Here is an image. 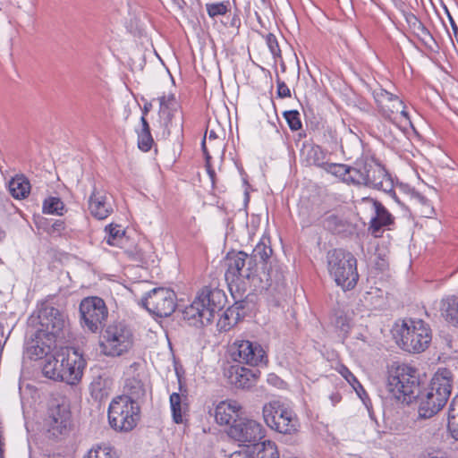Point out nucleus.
I'll use <instances>...</instances> for the list:
<instances>
[{"instance_id":"obj_1","label":"nucleus","mask_w":458,"mask_h":458,"mask_svg":"<svg viewBox=\"0 0 458 458\" xmlns=\"http://www.w3.org/2000/svg\"><path fill=\"white\" fill-rule=\"evenodd\" d=\"M453 387V374L448 369H438L428 387L420 390L417 396L418 414L420 419H429L446 404Z\"/></svg>"},{"instance_id":"obj_2","label":"nucleus","mask_w":458,"mask_h":458,"mask_svg":"<svg viewBox=\"0 0 458 458\" xmlns=\"http://www.w3.org/2000/svg\"><path fill=\"white\" fill-rule=\"evenodd\" d=\"M327 269L344 291L352 290L359 281L357 259L349 251L335 249L327 253Z\"/></svg>"},{"instance_id":"obj_3","label":"nucleus","mask_w":458,"mask_h":458,"mask_svg":"<svg viewBox=\"0 0 458 458\" xmlns=\"http://www.w3.org/2000/svg\"><path fill=\"white\" fill-rule=\"evenodd\" d=\"M392 396L402 403L410 404L420 394V381L416 369L405 364L392 369L387 379Z\"/></svg>"},{"instance_id":"obj_4","label":"nucleus","mask_w":458,"mask_h":458,"mask_svg":"<svg viewBox=\"0 0 458 458\" xmlns=\"http://www.w3.org/2000/svg\"><path fill=\"white\" fill-rule=\"evenodd\" d=\"M352 184L364 185L395 194L386 169L373 160L357 162L352 166Z\"/></svg>"},{"instance_id":"obj_5","label":"nucleus","mask_w":458,"mask_h":458,"mask_svg":"<svg viewBox=\"0 0 458 458\" xmlns=\"http://www.w3.org/2000/svg\"><path fill=\"white\" fill-rule=\"evenodd\" d=\"M140 406L125 395L116 396L108 407V421L116 431L132 430L140 420Z\"/></svg>"},{"instance_id":"obj_6","label":"nucleus","mask_w":458,"mask_h":458,"mask_svg":"<svg viewBox=\"0 0 458 458\" xmlns=\"http://www.w3.org/2000/svg\"><path fill=\"white\" fill-rule=\"evenodd\" d=\"M402 348L409 352H424L432 340L429 325L419 318H409L403 322L398 331Z\"/></svg>"},{"instance_id":"obj_7","label":"nucleus","mask_w":458,"mask_h":458,"mask_svg":"<svg viewBox=\"0 0 458 458\" xmlns=\"http://www.w3.org/2000/svg\"><path fill=\"white\" fill-rule=\"evenodd\" d=\"M133 344L131 330L122 322L108 325L102 333L100 349L106 356L118 357L129 352Z\"/></svg>"},{"instance_id":"obj_8","label":"nucleus","mask_w":458,"mask_h":458,"mask_svg":"<svg viewBox=\"0 0 458 458\" xmlns=\"http://www.w3.org/2000/svg\"><path fill=\"white\" fill-rule=\"evenodd\" d=\"M38 325L39 335H47L49 340L62 339L68 330L67 316L57 308L43 303L38 310Z\"/></svg>"},{"instance_id":"obj_9","label":"nucleus","mask_w":458,"mask_h":458,"mask_svg":"<svg viewBox=\"0 0 458 458\" xmlns=\"http://www.w3.org/2000/svg\"><path fill=\"white\" fill-rule=\"evenodd\" d=\"M263 418L271 429L281 434L292 435L298 431L299 422L296 415L278 401L266 403L262 410Z\"/></svg>"},{"instance_id":"obj_10","label":"nucleus","mask_w":458,"mask_h":458,"mask_svg":"<svg viewBox=\"0 0 458 458\" xmlns=\"http://www.w3.org/2000/svg\"><path fill=\"white\" fill-rule=\"evenodd\" d=\"M159 123L163 128V136L168 137L172 132L182 131L183 118L180 112V105L174 94L158 98Z\"/></svg>"},{"instance_id":"obj_11","label":"nucleus","mask_w":458,"mask_h":458,"mask_svg":"<svg viewBox=\"0 0 458 458\" xmlns=\"http://www.w3.org/2000/svg\"><path fill=\"white\" fill-rule=\"evenodd\" d=\"M80 313L83 327L92 333L99 331L108 317V310L103 299L91 296L80 303Z\"/></svg>"},{"instance_id":"obj_12","label":"nucleus","mask_w":458,"mask_h":458,"mask_svg":"<svg viewBox=\"0 0 458 458\" xmlns=\"http://www.w3.org/2000/svg\"><path fill=\"white\" fill-rule=\"evenodd\" d=\"M227 269L225 277L228 284L243 279H250L257 272V263L252 257L243 251L229 252L226 256Z\"/></svg>"},{"instance_id":"obj_13","label":"nucleus","mask_w":458,"mask_h":458,"mask_svg":"<svg viewBox=\"0 0 458 458\" xmlns=\"http://www.w3.org/2000/svg\"><path fill=\"white\" fill-rule=\"evenodd\" d=\"M175 293L168 288H155L142 299L144 308L157 317H169L176 308Z\"/></svg>"},{"instance_id":"obj_14","label":"nucleus","mask_w":458,"mask_h":458,"mask_svg":"<svg viewBox=\"0 0 458 458\" xmlns=\"http://www.w3.org/2000/svg\"><path fill=\"white\" fill-rule=\"evenodd\" d=\"M373 97L377 103V110L384 119L397 124L399 116L403 118L407 123H411L409 114L405 111V106L397 96L380 88L373 91Z\"/></svg>"},{"instance_id":"obj_15","label":"nucleus","mask_w":458,"mask_h":458,"mask_svg":"<svg viewBox=\"0 0 458 458\" xmlns=\"http://www.w3.org/2000/svg\"><path fill=\"white\" fill-rule=\"evenodd\" d=\"M47 422L49 432L55 436L66 435L72 425L71 411L68 402L64 399H54L48 408Z\"/></svg>"},{"instance_id":"obj_16","label":"nucleus","mask_w":458,"mask_h":458,"mask_svg":"<svg viewBox=\"0 0 458 458\" xmlns=\"http://www.w3.org/2000/svg\"><path fill=\"white\" fill-rule=\"evenodd\" d=\"M227 434L241 444H255L265 437V429L254 420L239 418L230 426Z\"/></svg>"},{"instance_id":"obj_17","label":"nucleus","mask_w":458,"mask_h":458,"mask_svg":"<svg viewBox=\"0 0 458 458\" xmlns=\"http://www.w3.org/2000/svg\"><path fill=\"white\" fill-rule=\"evenodd\" d=\"M61 356L64 365V367H62L61 381L69 385H75L82 377L86 361L74 349H62Z\"/></svg>"},{"instance_id":"obj_18","label":"nucleus","mask_w":458,"mask_h":458,"mask_svg":"<svg viewBox=\"0 0 458 458\" xmlns=\"http://www.w3.org/2000/svg\"><path fill=\"white\" fill-rule=\"evenodd\" d=\"M273 253L272 248L267 244L266 240L262 239L254 248L252 255L250 257L256 261V259H259L264 262V269L267 270V282L269 287L279 286L284 283V275L277 268H274L270 262V258Z\"/></svg>"},{"instance_id":"obj_19","label":"nucleus","mask_w":458,"mask_h":458,"mask_svg":"<svg viewBox=\"0 0 458 458\" xmlns=\"http://www.w3.org/2000/svg\"><path fill=\"white\" fill-rule=\"evenodd\" d=\"M206 308L202 316L207 321H213L216 313H219L226 303V295L223 290L217 287H204L199 293Z\"/></svg>"},{"instance_id":"obj_20","label":"nucleus","mask_w":458,"mask_h":458,"mask_svg":"<svg viewBox=\"0 0 458 458\" xmlns=\"http://www.w3.org/2000/svg\"><path fill=\"white\" fill-rule=\"evenodd\" d=\"M360 209H370L374 216L370 219V229L373 233L378 232L382 227L390 225L394 223V216L389 211L377 200L365 197L357 200Z\"/></svg>"},{"instance_id":"obj_21","label":"nucleus","mask_w":458,"mask_h":458,"mask_svg":"<svg viewBox=\"0 0 458 458\" xmlns=\"http://www.w3.org/2000/svg\"><path fill=\"white\" fill-rule=\"evenodd\" d=\"M89 210L97 219H106L114 211L112 197L105 191L94 187L89 199Z\"/></svg>"},{"instance_id":"obj_22","label":"nucleus","mask_w":458,"mask_h":458,"mask_svg":"<svg viewBox=\"0 0 458 458\" xmlns=\"http://www.w3.org/2000/svg\"><path fill=\"white\" fill-rule=\"evenodd\" d=\"M225 375L231 385L242 389L251 387L257 377V373L254 370L240 364L230 366Z\"/></svg>"},{"instance_id":"obj_23","label":"nucleus","mask_w":458,"mask_h":458,"mask_svg":"<svg viewBox=\"0 0 458 458\" xmlns=\"http://www.w3.org/2000/svg\"><path fill=\"white\" fill-rule=\"evenodd\" d=\"M55 340H49L47 335H39L38 330L35 333V338L28 341L26 344V354L30 360H39L47 357L52 351Z\"/></svg>"},{"instance_id":"obj_24","label":"nucleus","mask_w":458,"mask_h":458,"mask_svg":"<svg viewBox=\"0 0 458 458\" xmlns=\"http://www.w3.org/2000/svg\"><path fill=\"white\" fill-rule=\"evenodd\" d=\"M241 405L236 401L219 403L215 410V419L219 425H232L240 418Z\"/></svg>"},{"instance_id":"obj_25","label":"nucleus","mask_w":458,"mask_h":458,"mask_svg":"<svg viewBox=\"0 0 458 458\" xmlns=\"http://www.w3.org/2000/svg\"><path fill=\"white\" fill-rule=\"evenodd\" d=\"M301 156L302 161L309 166L314 165L323 169L327 163V153L318 145L304 146Z\"/></svg>"},{"instance_id":"obj_26","label":"nucleus","mask_w":458,"mask_h":458,"mask_svg":"<svg viewBox=\"0 0 458 458\" xmlns=\"http://www.w3.org/2000/svg\"><path fill=\"white\" fill-rule=\"evenodd\" d=\"M405 21L412 33L428 47L432 48L436 41L429 30L413 13H406Z\"/></svg>"},{"instance_id":"obj_27","label":"nucleus","mask_w":458,"mask_h":458,"mask_svg":"<svg viewBox=\"0 0 458 458\" xmlns=\"http://www.w3.org/2000/svg\"><path fill=\"white\" fill-rule=\"evenodd\" d=\"M322 224L327 230L336 234L347 235L354 231L352 223L335 214H327Z\"/></svg>"},{"instance_id":"obj_28","label":"nucleus","mask_w":458,"mask_h":458,"mask_svg":"<svg viewBox=\"0 0 458 458\" xmlns=\"http://www.w3.org/2000/svg\"><path fill=\"white\" fill-rule=\"evenodd\" d=\"M440 312L445 320L458 327V296L450 295L440 301Z\"/></svg>"},{"instance_id":"obj_29","label":"nucleus","mask_w":458,"mask_h":458,"mask_svg":"<svg viewBox=\"0 0 458 458\" xmlns=\"http://www.w3.org/2000/svg\"><path fill=\"white\" fill-rule=\"evenodd\" d=\"M247 344V339L237 338L228 346L229 357L240 365H250V358L252 356L248 355Z\"/></svg>"},{"instance_id":"obj_30","label":"nucleus","mask_w":458,"mask_h":458,"mask_svg":"<svg viewBox=\"0 0 458 458\" xmlns=\"http://www.w3.org/2000/svg\"><path fill=\"white\" fill-rule=\"evenodd\" d=\"M204 310H206V308L203 304V301H201L198 295L193 302L185 308L183 317L185 319L192 321L194 325L199 323L201 326H207L212 323V321H207L204 316H202Z\"/></svg>"},{"instance_id":"obj_31","label":"nucleus","mask_w":458,"mask_h":458,"mask_svg":"<svg viewBox=\"0 0 458 458\" xmlns=\"http://www.w3.org/2000/svg\"><path fill=\"white\" fill-rule=\"evenodd\" d=\"M62 367H64V365L60 351L56 354L47 358L42 371L47 377L55 381H61Z\"/></svg>"},{"instance_id":"obj_32","label":"nucleus","mask_w":458,"mask_h":458,"mask_svg":"<svg viewBox=\"0 0 458 458\" xmlns=\"http://www.w3.org/2000/svg\"><path fill=\"white\" fill-rule=\"evenodd\" d=\"M8 188L13 198L21 199L26 198L30 193V183L23 174H19L12 178L9 182Z\"/></svg>"},{"instance_id":"obj_33","label":"nucleus","mask_w":458,"mask_h":458,"mask_svg":"<svg viewBox=\"0 0 458 458\" xmlns=\"http://www.w3.org/2000/svg\"><path fill=\"white\" fill-rule=\"evenodd\" d=\"M247 348L248 355L252 356L250 358V366H267L268 357L267 352L259 343L248 340Z\"/></svg>"},{"instance_id":"obj_34","label":"nucleus","mask_w":458,"mask_h":458,"mask_svg":"<svg viewBox=\"0 0 458 458\" xmlns=\"http://www.w3.org/2000/svg\"><path fill=\"white\" fill-rule=\"evenodd\" d=\"M253 458H279L276 445L270 441L257 442L253 445Z\"/></svg>"},{"instance_id":"obj_35","label":"nucleus","mask_w":458,"mask_h":458,"mask_svg":"<svg viewBox=\"0 0 458 458\" xmlns=\"http://www.w3.org/2000/svg\"><path fill=\"white\" fill-rule=\"evenodd\" d=\"M323 170L342 179L344 182L352 183V166L327 162Z\"/></svg>"},{"instance_id":"obj_36","label":"nucleus","mask_w":458,"mask_h":458,"mask_svg":"<svg viewBox=\"0 0 458 458\" xmlns=\"http://www.w3.org/2000/svg\"><path fill=\"white\" fill-rule=\"evenodd\" d=\"M186 396H182L178 393H173L170 395V405L174 421L177 424L183 422V414L186 411L187 404L183 402Z\"/></svg>"},{"instance_id":"obj_37","label":"nucleus","mask_w":458,"mask_h":458,"mask_svg":"<svg viewBox=\"0 0 458 458\" xmlns=\"http://www.w3.org/2000/svg\"><path fill=\"white\" fill-rule=\"evenodd\" d=\"M140 122L142 128L141 131L138 132V147L142 151L147 152L151 148L154 140L146 117L141 116Z\"/></svg>"},{"instance_id":"obj_38","label":"nucleus","mask_w":458,"mask_h":458,"mask_svg":"<svg viewBox=\"0 0 458 458\" xmlns=\"http://www.w3.org/2000/svg\"><path fill=\"white\" fill-rule=\"evenodd\" d=\"M125 389L127 391V394L124 395L126 397H130L131 401L135 402H137L138 399L143 397L146 393L144 384L141 380L136 377L127 379Z\"/></svg>"},{"instance_id":"obj_39","label":"nucleus","mask_w":458,"mask_h":458,"mask_svg":"<svg viewBox=\"0 0 458 458\" xmlns=\"http://www.w3.org/2000/svg\"><path fill=\"white\" fill-rule=\"evenodd\" d=\"M106 232L107 233V235L105 240L108 245L118 246L121 244L124 236V231L120 225H114L111 224L106 227Z\"/></svg>"},{"instance_id":"obj_40","label":"nucleus","mask_w":458,"mask_h":458,"mask_svg":"<svg viewBox=\"0 0 458 458\" xmlns=\"http://www.w3.org/2000/svg\"><path fill=\"white\" fill-rule=\"evenodd\" d=\"M84 458H119V456L114 447L102 445L92 448Z\"/></svg>"},{"instance_id":"obj_41","label":"nucleus","mask_w":458,"mask_h":458,"mask_svg":"<svg viewBox=\"0 0 458 458\" xmlns=\"http://www.w3.org/2000/svg\"><path fill=\"white\" fill-rule=\"evenodd\" d=\"M64 209V202L55 197L45 199L43 203V213L62 216Z\"/></svg>"},{"instance_id":"obj_42","label":"nucleus","mask_w":458,"mask_h":458,"mask_svg":"<svg viewBox=\"0 0 458 458\" xmlns=\"http://www.w3.org/2000/svg\"><path fill=\"white\" fill-rule=\"evenodd\" d=\"M411 198L414 204L420 206V213L422 216L431 217L434 215V208L430 207L428 199L425 198L423 195H421L419 192L413 191L411 194Z\"/></svg>"},{"instance_id":"obj_43","label":"nucleus","mask_w":458,"mask_h":458,"mask_svg":"<svg viewBox=\"0 0 458 458\" xmlns=\"http://www.w3.org/2000/svg\"><path fill=\"white\" fill-rule=\"evenodd\" d=\"M111 381L106 378L98 377L92 385V394L95 398L102 399L109 394Z\"/></svg>"},{"instance_id":"obj_44","label":"nucleus","mask_w":458,"mask_h":458,"mask_svg":"<svg viewBox=\"0 0 458 458\" xmlns=\"http://www.w3.org/2000/svg\"><path fill=\"white\" fill-rule=\"evenodd\" d=\"M234 309H227L223 315L220 316L217 327L220 330L228 331L233 325H235Z\"/></svg>"},{"instance_id":"obj_45","label":"nucleus","mask_w":458,"mask_h":458,"mask_svg":"<svg viewBox=\"0 0 458 458\" xmlns=\"http://www.w3.org/2000/svg\"><path fill=\"white\" fill-rule=\"evenodd\" d=\"M283 114L292 131H298L301 128L300 113L297 110L285 111Z\"/></svg>"},{"instance_id":"obj_46","label":"nucleus","mask_w":458,"mask_h":458,"mask_svg":"<svg viewBox=\"0 0 458 458\" xmlns=\"http://www.w3.org/2000/svg\"><path fill=\"white\" fill-rule=\"evenodd\" d=\"M228 2L225 4L224 2L221 3H212V4H206V10L208 12V14L211 17H216L219 15H224L228 11Z\"/></svg>"},{"instance_id":"obj_47","label":"nucleus","mask_w":458,"mask_h":458,"mask_svg":"<svg viewBox=\"0 0 458 458\" xmlns=\"http://www.w3.org/2000/svg\"><path fill=\"white\" fill-rule=\"evenodd\" d=\"M339 372L353 387V389L357 392L358 394H360V389L364 391L362 386L357 380L356 377L346 367H342Z\"/></svg>"},{"instance_id":"obj_48","label":"nucleus","mask_w":458,"mask_h":458,"mask_svg":"<svg viewBox=\"0 0 458 458\" xmlns=\"http://www.w3.org/2000/svg\"><path fill=\"white\" fill-rule=\"evenodd\" d=\"M267 45L275 58L281 57V50L276 37L269 33L266 38Z\"/></svg>"},{"instance_id":"obj_49","label":"nucleus","mask_w":458,"mask_h":458,"mask_svg":"<svg viewBox=\"0 0 458 458\" xmlns=\"http://www.w3.org/2000/svg\"><path fill=\"white\" fill-rule=\"evenodd\" d=\"M250 302L248 300L236 301L234 304L229 309H234L235 321H238L244 316V310H249Z\"/></svg>"},{"instance_id":"obj_50","label":"nucleus","mask_w":458,"mask_h":458,"mask_svg":"<svg viewBox=\"0 0 458 458\" xmlns=\"http://www.w3.org/2000/svg\"><path fill=\"white\" fill-rule=\"evenodd\" d=\"M277 84V96L281 98L291 97V90L284 81H281L279 77L276 79Z\"/></svg>"},{"instance_id":"obj_51","label":"nucleus","mask_w":458,"mask_h":458,"mask_svg":"<svg viewBox=\"0 0 458 458\" xmlns=\"http://www.w3.org/2000/svg\"><path fill=\"white\" fill-rule=\"evenodd\" d=\"M448 428L451 436L458 441V417L448 416Z\"/></svg>"},{"instance_id":"obj_52","label":"nucleus","mask_w":458,"mask_h":458,"mask_svg":"<svg viewBox=\"0 0 458 458\" xmlns=\"http://www.w3.org/2000/svg\"><path fill=\"white\" fill-rule=\"evenodd\" d=\"M448 416L458 417V394L451 401L448 410Z\"/></svg>"},{"instance_id":"obj_53","label":"nucleus","mask_w":458,"mask_h":458,"mask_svg":"<svg viewBox=\"0 0 458 458\" xmlns=\"http://www.w3.org/2000/svg\"><path fill=\"white\" fill-rule=\"evenodd\" d=\"M318 208H313L312 212L310 213V215L309 216V222L310 223H315L317 221H318L322 216V213L318 210H317Z\"/></svg>"},{"instance_id":"obj_54","label":"nucleus","mask_w":458,"mask_h":458,"mask_svg":"<svg viewBox=\"0 0 458 458\" xmlns=\"http://www.w3.org/2000/svg\"><path fill=\"white\" fill-rule=\"evenodd\" d=\"M205 166L212 183H214L216 177L215 170L212 168L210 162H206Z\"/></svg>"},{"instance_id":"obj_55","label":"nucleus","mask_w":458,"mask_h":458,"mask_svg":"<svg viewBox=\"0 0 458 458\" xmlns=\"http://www.w3.org/2000/svg\"><path fill=\"white\" fill-rule=\"evenodd\" d=\"M7 336L5 337L4 336V326L2 323H0V353L3 352V350H4V345L7 340Z\"/></svg>"},{"instance_id":"obj_56","label":"nucleus","mask_w":458,"mask_h":458,"mask_svg":"<svg viewBox=\"0 0 458 458\" xmlns=\"http://www.w3.org/2000/svg\"><path fill=\"white\" fill-rule=\"evenodd\" d=\"M425 458H446L440 451H433L428 454Z\"/></svg>"},{"instance_id":"obj_57","label":"nucleus","mask_w":458,"mask_h":458,"mask_svg":"<svg viewBox=\"0 0 458 458\" xmlns=\"http://www.w3.org/2000/svg\"><path fill=\"white\" fill-rule=\"evenodd\" d=\"M201 147H202V150L204 152V155H205V158H206V162H210V155L208 154V150H207V147H206V138L203 139L202 142H201Z\"/></svg>"},{"instance_id":"obj_58","label":"nucleus","mask_w":458,"mask_h":458,"mask_svg":"<svg viewBox=\"0 0 458 458\" xmlns=\"http://www.w3.org/2000/svg\"><path fill=\"white\" fill-rule=\"evenodd\" d=\"M229 458H250L246 453L242 452H234L233 453Z\"/></svg>"},{"instance_id":"obj_59","label":"nucleus","mask_w":458,"mask_h":458,"mask_svg":"<svg viewBox=\"0 0 458 458\" xmlns=\"http://www.w3.org/2000/svg\"><path fill=\"white\" fill-rule=\"evenodd\" d=\"M329 398L332 401L333 404H336L340 402L341 395L338 393H333L332 394H330Z\"/></svg>"},{"instance_id":"obj_60","label":"nucleus","mask_w":458,"mask_h":458,"mask_svg":"<svg viewBox=\"0 0 458 458\" xmlns=\"http://www.w3.org/2000/svg\"><path fill=\"white\" fill-rule=\"evenodd\" d=\"M451 25H452V29H453V31H454V38H455V40L458 44V27L457 25L454 23V21L451 19Z\"/></svg>"},{"instance_id":"obj_61","label":"nucleus","mask_w":458,"mask_h":458,"mask_svg":"<svg viewBox=\"0 0 458 458\" xmlns=\"http://www.w3.org/2000/svg\"><path fill=\"white\" fill-rule=\"evenodd\" d=\"M4 443L2 440V432L0 431V458H4Z\"/></svg>"},{"instance_id":"obj_62","label":"nucleus","mask_w":458,"mask_h":458,"mask_svg":"<svg viewBox=\"0 0 458 458\" xmlns=\"http://www.w3.org/2000/svg\"><path fill=\"white\" fill-rule=\"evenodd\" d=\"M63 225L64 223L62 221H56L54 225H53V227L55 229V230H60L61 228H63Z\"/></svg>"},{"instance_id":"obj_63","label":"nucleus","mask_w":458,"mask_h":458,"mask_svg":"<svg viewBox=\"0 0 458 458\" xmlns=\"http://www.w3.org/2000/svg\"><path fill=\"white\" fill-rule=\"evenodd\" d=\"M208 139H209V140H215V139H216V132H215L214 131H209Z\"/></svg>"},{"instance_id":"obj_64","label":"nucleus","mask_w":458,"mask_h":458,"mask_svg":"<svg viewBox=\"0 0 458 458\" xmlns=\"http://www.w3.org/2000/svg\"><path fill=\"white\" fill-rule=\"evenodd\" d=\"M328 133H329L331 139L333 140V141L335 143H336V138L335 137V132L330 129V130H328Z\"/></svg>"}]
</instances>
